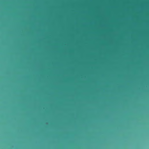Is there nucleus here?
Listing matches in <instances>:
<instances>
[{
  "mask_svg": "<svg viewBox=\"0 0 149 149\" xmlns=\"http://www.w3.org/2000/svg\"><path fill=\"white\" fill-rule=\"evenodd\" d=\"M0 2H3V1H0Z\"/></svg>",
  "mask_w": 149,
  "mask_h": 149,
  "instance_id": "f257e3e1",
  "label": "nucleus"
}]
</instances>
